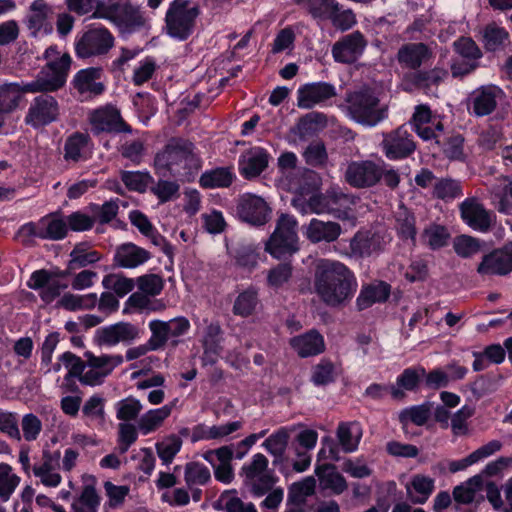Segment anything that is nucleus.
<instances>
[{"label":"nucleus","instance_id":"nucleus-50","mask_svg":"<svg viewBox=\"0 0 512 512\" xmlns=\"http://www.w3.org/2000/svg\"><path fill=\"white\" fill-rule=\"evenodd\" d=\"M184 478L187 486L205 485L211 478L209 469L198 462H189L185 465Z\"/></svg>","mask_w":512,"mask_h":512},{"label":"nucleus","instance_id":"nucleus-49","mask_svg":"<svg viewBox=\"0 0 512 512\" xmlns=\"http://www.w3.org/2000/svg\"><path fill=\"white\" fill-rule=\"evenodd\" d=\"M102 285L105 289L114 291L117 296L123 297L133 290L136 283L131 278L113 273L104 276Z\"/></svg>","mask_w":512,"mask_h":512},{"label":"nucleus","instance_id":"nucleus-44","mask_svg":"<svg viewBox=\"0 0 512 512\" xmlns=\"http://www.w3.org/2000/svg\"><path fill=\"white\" fill-rule=\"evenodd\" d=\"M258 294L254 289H247L235 299L233 313L240 317L251 316L258 306Z\"/></svg>","mask_w":512,"mask_h":512},{"label":"nucleus","instance_id":"nucleus-42","mask_svg":"<svg viewBox=\"0 0 512 512\" xmlns=\"http://www.w3.org/2000/svg\"><path fill=\"white\" fill-rule=\"evenodd\" d=\"M171 411V405H165L159 409L149 410L138 421L140 431L144 434H148L156 430L162 425L163 421L170 416Z\"/></svg>","mask_w":512,"mask_h":512},{"label":"nucleus","instance_id":"nucleus-16","mask_svg":"<svg viewBox=\"0 0 512 512\" xmlns=\"http://www.w3.org/2000/svg\"><path fill=\"white\" fill-rule=\"evenodd\" d=\"M271 209L265 200L253 194L243 195L237 206L239 217L252 225H264L270 217Z\"/></svg>","mask_w":512,"mask_h":512},{"label":"nucleus","instance_id":"nucleus-62","mask_svg":"<svg viewBox=\"0 0 512 512\" xmlns=\"http://www.w3.org/2000/svg\"><path fill=\"white\" fill-rule=\"evenodd\" d=\"M293 267L290 263H280L271 268L267 274L268 285L272 288H280L292 277Z\"/></svg>","mask_w":512,"mask_h":512},{"label":"nucleus","instance_id":"nucleus-25","mask_svg":"<svg viewBox=\"0 0 512 512\" xmlns=\"http://www.w3.org/2000/svg\"><path fill=\"white\" fill-rule=\"evenodd\" d=\"M268 161L269 155L263 148H251L240 158V172L247 179L257 177L268 166Z\"/></svg>","mask_w":512,"mask_h":512},{"label":"nucleus","instance_id":"nucleus-63","mask_svg":"<svg viewBox=\"0 0 512 512\" xmlns=\"http://www.w3.org/2000/svg\"><path fill=\"white\" fill-rule=\"evenodd\" d=\"M449 237L446 228L440 225H431L423 233L424 242L434 250L445 246Z\"/></svg>","mask_w":512,"mask_h":512},{"label":"nucleus","instance_id":"nucleus-64","mask_svg":"<svg viewBox=\"0 0 512 512\" xmlns=\"http://www.w3.org/2000/svg\"><path fill=\"white\" fill-rule=\"evenodd\" d=\"M480 242L468 235L457 236L453 241V248L458 256L468 258L480 251Z\"/></svg>","mask_w":512,"mask_h":512},{"label":"nucleus","instance_id":"nucleus-7","mask_svg":"<svg viewBox=\"0 0 512 512\" xmlns=\"http://www.w3.org/2000/svg\"><path fill=\"white\" fill-rule=\"evenodd\" d=\"M71 65L69 54L51 60L42 68L35 80L23 86L29 93L52 92L64 86Z\"/></svg>","mask_w":512,"mask_h":512},{"label":"nucleus","instance_id":"nucleus-35","mask_svg":"<svg viewBox=\"0 0 512 512\" xmlns=\"http://www.w3.org/2000/svg\"><path fill=\"white\" fill-rule=\"evenodd\" d=\"M425 376L424 368H407L397 378L395 386H391L390 393L395 400L405 397L404 390L414 391L418 388L421 379Z\"/></svg>","mask_w":512,"mask_h":512},{"label":"nucleus","instance_id":"nucleus-59","mask_svg":"<svg viewBox=\"0 0 512 512\" xmlns=\"http://www.w3.org/2000/svg\"><path fill=\"white\" fill-rule=\"evenodd\" d=\"M508 32L496 24L486 26L483 33L484 46L487 50L495 51L508 39Z\"/></svg>","mask_w":512,"mask_h":512},{"label":"nucleus","instance_id":"nucleus-19","mask_svg":"<svg viewBox=\"0 0 512 512\" xmlns=\"http://www.w3.org/2000/svg\"><path fill=\"white\" fill-rule=\"evenodd\" d=\"M382 146L389 159H402L411 155L416 145L403 127L385 135Z\"/></svg>","mask_w":512,"mask_h":512},{"label":"nucleus","instance_id":"nucleus-32","mask_svg":"<svg viewBox=\"0 0 512 512\" xmlns=\"http://www.w3.org/2000/svg\"><path fill=\"white\" fill-rule=\"evenodd\" d=\"M384 240L379 233H357L351 239L350 249L354 256L368 257L382 250Z\"/></svg>","mask_w":512,"mask_h":512},{"label":"nucleus","instance_id":"nucleus-33","mask_svg":"<svg viewBox=\"0 0 512 512\" xmlns=\"http://www.w3.org/2000/svg\"><path fill=\"white\" fill-rule=\"evenodd\" d=\"M222 328L218 322H211L204 330L202 346L204 349V361L214 364L222 351Z\"/></svg>","mask_w":512,"mask_h":512},{"label":"nucleus","instance_id":"nucleus-46","mask_svg":"<svg viewBox=\"0 0 512 512\" xmlns=\"http://www.w3.org/2000/svg\"><path fill=\"white\" fill-rule=\"evenodd\" d=\"M304 8L314 18L327 20L330 13L336 9L335 0H293Z\"/></svg>","mask_w":512,"mask_h":512},{"label":"nucleus","instance_id":"nucleus-31","mask_svg":"<svg viewBox=\"0 0 512 512\" xmlns=\"http://www.w3.org/2000/svg\"><path fill=\"white\" fill-rule=\"evenodd\" d=\"M391 286L384 281H376L362 287L357 299L358 310H364L377 302H385L390 296Z\"/></svg>","mask_w":512,"mask_h":512},{"label":"nucleus","instance_id":"nucleus-11","mask_svg":"<svg viewBox=\"0 0 512 512\" xmlns=\"http://www.w3.org/2000/svg\"><path fill=\"white\" fill-rule=\"evenodd\" d=\"M241 475L244 477V483L259 496L269 491L275 482L268 470V459L261 453L255 454L252 461L242 467Z\"/></svg>","mask_w":512,"mask_h":512},{"label":"nucleus","instance_id":"nucleus-5","mask_svg":"<svg viewBox=\"0 0 512 512\" xmlns=\"http://www.w3.org/2000/svg\"><path fill=\"white\" fill-rule=\"evenodd\" d=\"M68 234V227L65 219L59 213H51L37 222H28L22 225L17 231L16 237L21 238L24 245L33 243L32 238L41 240L59 241Z\"/></svg>","mask_w":512,"mask_h":512},{"label":"nucleus","instance_id":"nucleus-17","mask_svg":"<svg viewBox=\"0 0 512 512\" xmlns=\"http://www.w3.org/2000/svg\"><path fill=\"white\" fill-rule=\"evenodd\" d=\"M58 114L59 106L55 98L43 94L34 99L25 121L27 124L38 127L55 121Z\"/></svg>","mask_w":512,"mask_h":512},{"label":"nucleus","instance_id":"nucleus-39","mask_svg":"<svg viewBox=\"0 0 512 512\" xmlns=\"http://www.w3.org/2000/svg\"><path fill=\"white\" fill-rule=\"evenodd\" d=\"M336 434L342 449L350 453L357 449L362 430L355 423L342 422L338 425Z\"/></svg>","mask_w":512,"mask_h":512},{"label":"nucleus","instance_id":"nucleus-48","mask_svg":"<svg viewBox=\"0 0 512 512\" xmlns=\"http://www.w3.org/2000/svg\"><path fill=\"white\" fill-rule=\"evenodd\" d=\"M182 447V439L175 435L165 437L156 444V451L163 464H170Z\"/></svg>","mask_w":512,"mask_h":512},{"label":"nucleus","instance_id":"nucleus-36","mask_svg":"<svg viewBox=\"0 0 512 512\" xmlns=\"http://www.w3.org/2000/svg\"><path fill=\"white\" fill-rule=\"evenodd\" d=\"M433 489L434 480L421 474L415 475L410 484L406 485L407 495L413 504L425 503Z\"/></svg>","mask_w":512,"mask_h":512},{"label":"nucleus","instance_id":"nucleus-30","mask_svg":"<svg viewBox=\"0 0 512 512\" xmlns=\"http://www.w3.org/2000/svg\"><path fill=\"white\" fill-rule=\"evenodd\" d=\"M342 232L341 226L333 221L312 219L307 226L306 236L312 243L334 242Z\"/></svg>","mask_w":512,"mask_h":512},{"label":"nucleus","instance_id":"nucleus-2","mask_svg":"<svg viewBox=\"0 0 512 512\" xmlns=\"http://www.w3.org/2000/svg\"><path fill=\"white\" fill-rule=\"evenodd\" d=\"M345 103L347 114L358 124L373 127L387 117V105L382 104L375 91L369 87L348 92Z\"/></svg>","mask_w":512,"mask_h":512},{"label":"nucleus","instance_id":"nucleus-61","mask_svg":"<svg viewBox=\"0 0 512 512\" xmlns=\"http://www.w3.org/2000/svg\"><path fill=\"white\" fill-rule=\"evenodd\" d=\"M327 20H330L332 25L340 31H347L356 24L354 12L351 9L342 10L338 2H336V9L330 13Z\"/></svg>","mask_w":512,"mask_h":512},{"label":"nucleus","instance_id":"nucleus-10","mask_svg":"<svg viewBox=\"0 0 512 512\" xmlns=\"http://www.w3.org/2000/svg\"><path fill=\"white\" fill-rule=\"evenodd\" d=\"M191 325L186 317L179 316L168 321L155 319L149 322V329L151 332L153 347L164 348L168 341L171 339V345L176 347L180 340L179 338L185 335Z\"/></svg>","mask_w":512,"mask_h":512},{"label":"nucleus","instance_id":"nucleus-14","mask_svg":"<svg viewBox=\"0 0 512 512\" xmlns=\"http://www.w3.org/2000/svg\"><path fill=\"white\" fill-rule=\"evenodd\" d=\"M89 122L95 134L130 133L131 127L124 122L118 109L113 106H105L93 110L89 115Z\"/></svg>","mask_w":512,"mask_h":512},{"label":"nucleus","instance_id":"nucleus-26","mask_svg":"<svg viewBox=\"0 0 512 512\" xmlns=\"http://www.w3.org/2000/svg\"><path fill=\"white\" fill-rule=\"evenodd\" d=\"M69 257L67 269L59 272L61 277H66L74 271L94 264L101 259V255L97 251L91 250L87 242L76 244L70 252Z\"/></svg>","mask_w":512,"mask_h":512},{"label":"nucleus","instance_id":"nucleus-53","mask_svg":"<svg viewBox=\"0 0 512 512\" xmlns=\"http://www.w3.org/2000/svg\"><path fill=\"white\" fill-rule=\"evenodd\" d=\"M461 193L462 189L460 183L451 178L438 180L433 188V196L444 201L454 199L460 196Z\"/></svg>","mask_w":512,"mask_h":512},{"label":"nucleus","instance_id":"nucleus-51","mask_svg":"<svg viewBox=\"0 0 512 512\" xmlns=\"http://www.w3.org/2000/svg\"><path fill=\"white\" fill-rule=\"evenodd\" d=\"M121 180L129 190L140 193L145 192L154 183L153 177L149 173L140 171H124Z\"/></svg>","mask_w":512,"mask_h":512},{"label":"nucleus","instance_id":"nucleus-55","mask_svg":"<svg viewBox=\"0 0 512 512\" xmlns=\"http://www.w3.org/2000/svg\"><path fill=\"white\" fill-rule=\"evenodd\" d=\"M66 5L69 11L80 16L93 11V18H101L99 12L102 5H107V0H66Z\"/></svg>","mask_w":512,"mask_h":512},{"label":"nucleus","instance_id":"nucleus-43","mask_svg":"<svg viewBox=\"0 0 512 512\" xmlns=\"http://www.w3.org/2000/svg\"><path fill=\"white\" fill-rule=\"evenodd\" d=\"M99 504L100 498L95 488L87 485L80 496L73 501L70 512H97Z\"/></svg>","mask_w":512,"mask_h":512},{"label":"nucleus","instance_id":"nucleus-22","mask_svg":"<svg viewBox=\"0 0 512 512\" xmlns=\"http://www.w3.org/2000/svg\"><path fill=\"white\" fill-rule=\"evenodd\" d=\"M151 258L146 249L134 243H124L118 246L113 257V264L116 267L132 269L136 268Z\"/></svg>","mask_w":512,"mask_h":512},{"label":"nucleus","instance_id":"nucleus-52","mask_svg":"<svg viewBox=\"0 0 512 512\" xmlns=\"http://www.w3.org/2000/svg\"><path fill=\"white\" fill-rule=\"evenodd\" d=\"M232 180V174L228 169L219 168L204 173L200 178V184L205 188L228 187Z\"/></svg>","mask_w":512,"mask_h":512},{"label":"nucleus","instance_id":"nucleus-24","mask_svg":"<svg viewBox=\"0 0 512 512\" xmlns=\"http://www.w3.org/2000/svg\"><path fill=\"white\" fill-rule=\"evenodd\" d=\"M463 220L473 229L487 231L491 225L489 213L476 198H468L460 205Z\"/></svg>","mask_w":512,"mask_h":512},{"label":"nucleus","instance_id":"nucleus-18","mask_svg":"<svg viewBox=\"0 0 512 512\" xmlns=\"http://www.w3.org/2000/svg\"><path fill=\"white\" fill-rule=\"evenodd\" d=\"M367 42L360 31H354L337 41L332 47L334 59L342 63H352L362 54Z\"/></svg>","mask_w":512,"mask_h":512},{"label":"nucleus","instance_id":"nucleus-60","mask_svg":"<svg viewBox=\"0 0 512 512\" xmlns=\"http://www.w3.org/2000/svg\"><path fill=\"white\" fill-rule=\"evenodd\" d=\"M135 283L142 293L152 297L159 295L164 288V280L158 274L142 275Z\"/></svg>","mask_w":512,"mask_h":512},{"label":"nucleus","instance_id":"nucleus-20","mask_svg":"<svg viewBox=\"0 0 512 512\" xmlns=\"http://www.w3.org/2000/svg\"><path fill=\"white\" fill-rule=\"evenodd\" d=\"M336 95L335 87L326 82L305 84L297 91V106L311 109Z\"/></svg>","mask_w":512,"mask_h":512},{"label":"nucleus","instance_id":"nucleus-37","mask_svg":"<svg viewBox=\"0 0 512 512\" xmlns=\"http://www.w3.org/2000/svg\"><path fill=\"white\" fill-rule=\"evenodd\" d=\"M445 76L446 72L437 68L429 71H414L405 75L404 82L407 90L414 87L427 88L439 84Z\"/></svg>","mask_w":512,"mask_h":512},{"label":"nucleus","instance_id":"nucleus-4","mask_svg":"<svg viewBox=\"0 0 512 512\" xmlns=\"http://www.w3.org/2000/svg\"><path fill=\"white\" fill-rule=\"evenodd\" d=\"M99 15L123 32L133 33L148 27V18L141 8L127 0H107V5H102Z\"/></svg>","mask_w":512,"mask_h":512},{"label":"nucleus","instance_id":"nucleus-56","mask_svg":"<svg viewBox=\"0 0 512 512\" xmlns=\"http://www.w3.org/2000/svg\"><path fill=\"white\" fill-rule=\"evenodd\" d=\"M305 162L313 167L324 166L328 161L325 144L322 141L311 142L303 152Z\"/></svg>","mask_w":512,"mask_h":512},{"label":"nucleus","instance_id":"nucleus-12","mask_svg":"<svg viewBox=\"0 0 512 512\" xmlns=\"http://www.w3.org/2000/svg\"><path fill=\"white\" fill-rule=\"evenodd\" d=\"M84 358L86 359V369L81 384L88 386L102 384L104 379L123 362L121 355L96 356L89 351L84 353Z\"/></svg>","mask_w":512,"mask_h":512},{"label":"nucleus","instance_id":"nucleus-9","mask_svg":"<svg viewBox=\"0 0 512 512\" xmlns=\"http://www.w3.org/2000/svg\"><path fill=\"white\" fill-rule=\"evenodd\" d=\"M114 36L104 27L87 30L75 43V52L79 58L102 56L114 46Z\"/></svg>","mask_w":512,"mask_h":512},{"label":"nucleus","instance_id":"nucleus-3","mask_svg":"<svg viewBox=\"0 0 512 512\" xmlns=\"http://www.w3.org/2000/svg\"><path fill=\"white\" fill-rule=\"evenodd\" d=\"M158 170H167L173 176H186L199 168V160L193 153V144L181 138H172L154 160Z\"/></svg>","mask_w":512,"mask_h":512},{"label":"nucleus","instance_id":"nucleus-38","mask_svg":"<svg viewBox=\"0 0 512 512\" xmlns=\"http://www.w3.org/2000/svg\"><path fill=\"white\" fill-rule=\"evenodd\" d=\"M100 76V69L88 68L79 71L74 78V87L81 93H91L99 95L104 90V85L101 82H96Z\"/></svg>","mask_w":512,"mask_h":512},{"label":"nucleus","instance_id":"nucleus-23","mask_svg":"<svg viewBox=\"0 0 512 512\" xmlns=\"http://www.w3.org/2000/svg\"><path fill=\"white\" fill-rule=\"evenodd\" d=\"M432 57V51L422 42L406 43L397 52V61L402 66L416 70Z\"/></svg>","mask_w":512,"mask_h":512},{"label":"nucleus","instance_id":"nucleus-15","mask_svg":"<svg viewBox=\"0 0 512 512\" xmlns=\"http://www.w3.org/2000/svg\"><path fill=\"white\" fill-rule=\"evenodd\" d=\"M480 275L505 276L512 272V243L484 255L477 267Z\"/></svg>","mask_w":512,"mask_h":512},{"label":"nucleus","instance_id":"nucleus-47","mask_svg":"<svg viewBox=\"0 0 512 512\" xmlns=\"http://www.w3.org/2000/svg\"><path fill=\"white\" fill-rule=\"evenodd\" d=\"M23 87L17 84H4L0 87V112H11L14 110L21 99Z\"/></svg>","mask_w":512,"mask_h":512},{"label":"nucleus","instance_id":"nucleus-58","mask_svg":"<svg viewBox=\"0 0 512 512\" xmlns=\"http://www.w3.org/2000/svg\"><path fill=\"white\" fill-rule=\"evenodd\" d=\"M12 468L6 464H0V498L7 501L19 483V477L11 473Z\"/></svg>","mask_w":512,"mask_h":512},{"label":"nucleus","instance_id":"nucleus-45","mask_svg":"<svg viewBox=\"0 0 512 512\" xmlns=\"http://www.w3.org/2000/svg\"><path fill=\"white\" fill-rule=\"evenodd\" d=\"M431 409L432 405L429 402L406 408L400 412L399 420L403 426L407 425L409 422L417 426H422L430 418Z\"/></svg>","mask_w":512,"mask_h":512},{"label":"nucleus","instance_id":"nucleus-13","mask_svg":"<svg viewBox=\"0 0 512 512\" xmlns=\"http://www.w3.org/2000/svg\"><path fill=\"white\" fill-rule=\"evenodd\" d=\"M381 166L371 160L353 161L346 168L344 178L354 188H370L381 180Z\"/></svg>","mask_w":512,"mask_h":512},{"label":"nucleus","instance_id":"nucleus-27","mask_svg":"<svg viewBox=\"0 0 512 512\" xmlns=\"http://www.w3.org/2000/svg\"><path fill=\"white\" fill-rule=\"evenodd\" d=\"M289 343L302 358L318 355L325 349L324 339L316 330L295 336Z\"/></svg>","mask_w":512,"mask_h":512},{"label":"nucleus","instance_id":"nucleus-6","mask_svg":"<svg viewBox=\"0 0 512 512\" xmlns=\"http://www.w3.org/2000/svg\"><path fill=\"white\" fill-rule=\"evenodd\" d=\"M297 221L288 214H282L274 232L265 243V251L281 259L298 251Z\"/></svg>","mask_w":512,"mask_h":512},{"label":"nucleus","instance_id":"nucleus-8","mask_svg":"<svg viewBox=\"0 0 512 512\" xmlns=\"http://www.w3.org/2000/svg\"><path fill=\"white\" fill-rule=\"evenodd\" d=\"M188 0H174L165 16L167 34L179 40H186L193 32L198 7H188Z\"/></svg>","mask_w":512,"mask_h":512},{"label":"nucleus","instance_id":"nucleus-54","mask_svg":"<svg viewBox=\"0 0 512 512\" xmlns=\"http://www.w3.org/2000/svg\"><path fill=\"white\" fill-rule=\"evenodd\" d=\"M397 231L403 239L415 240L416 227L414 216L403 206L396 212Z\"/></svg>","mask_w":512,"mask_h":512},{"label":"nucleus","instance_id":"nucleus-41","mask_svg":"<svg viewBox=\"0 0 512 512\" xmlns=\"http://www.w3.org/2000/svg\"><path fill=\"white\" fill-rule=\"evenodd\" d=\"M290 438V431L287 428H281L271 434L263 443L266 450L274 456V464L282 461L283 455L287 449Z\"/></svg>","mask_w":512,"mask_h":512},{"label":"nucleus","instance_id":"nucleus-57","mask_svg":"<svg viewBox=\"0 0 512 512\" xmlns=\"http://www.w3.org/2000/svg\"><path fill=\"white\" fill-rule=\"evenodd\" d=\"M316 480L313 476H308L299 482H295L289 489V500L294 503H300L306 497L314 494Z\"/></svg>","mask_w":512,"mask_h":512},{"label":"nucleus","instance_id":"nucleus-29","mask_svg":"<svg viewBox=\"0 0 512 512\" xmlns=\"http://www.w3.org/2000/svg\"><path fill=\"white\" fill-rule=\"evenodd\" d=\"M138 336V327L128 322H119L99 331V341L108 345L133 341Z\"/></svg>","mask_w":512,"mask_h":512},{"label":"nucleus","instance_id":"nucleus-28","mask_svg":"<svg viewBox=\"0 0 512 512\" xmlns=\"http://www.w3.org/2000/svg\"><path fill=\"white\" fill-rule=\"evenodd\" d=\"M315 474L322 490H330L333 494L340 495L348 489L346 479L336 470L333 464L317 466Z\"/></svg>","mask_w":512,"mask_h":512},{"label":"nucleus","instance_id":"nucleus-34","mask_svg":"<svg viewBox=\"0 0 512 512\" xmlns=\"http://www.w3.org/2000/svg\"><path fill=\"white\" fill-rule=\"evenodd\" d=\"M51 14V8L44 0H35L31 6L27 16V27L31 35L36 37L40 30L46 32L52 30V26L48 23V17Z\"/></svg>","mask_w":512,"mask_h":512},{"label":"nucleus","instance_id":"nucleus-21","mask_svg":"<svg viewBox=\"0 0 512 512\" xmlns=\"http://www.w3.org/2000/svg\"><path fill=\"white\" fill-rule=\"evenodd\" d=\"M501 89L494 85L482 86L472 92L469 105L476 116L482 117L491 114L497 107V99Z\"/></svg>","mask_w":512,"mask_h":512},{"label":"nucleus","instance_id":"nucleus-40","mask_svg":"<svg viewBox=\"0 0 512 512\" xmlns=\"http://www.w3.org/2000/svg\"><path fill=\"white\" fill-rule=\"evenodd\" d=\"M90 142L88 134L76 132L69 136L64 146V158L67 161L78 162L84 158V151Z\"/></svg>","mask_w":512,"mask_h":512},{"label":"nucleus","instance_id":"nucleus-1","mask_svg":"<svg viewBox=\"0 0 512 512\" xmlns=\"http://www.w3.org/2000/svg\"><path fill=\"white\" fill-rule=\"evenodd\" d=\"M357 287L354 273L342 262L330 259L317 261L313 289L326 306H346L354 297Z\"/></svg>","mask_w":512,"mask_h":512}]
</instances>
